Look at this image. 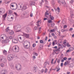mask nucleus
Returning a JSON list of instances; mask_svg holds the SVG:
<instances>
[{"instance_id": "f257e3e1", "label": "nucleus", "mask_w": 74, "mask_h": 74, "mask_svg": "<svg viewBox=\"0 0 74 74\" xmlns=\"http://www.w3.org/2000/svg\"><path fill=\"white\" fill-rule=\"evenodd\" d=\"M30 42L27 41H25L24 43H23V45L24 48L29 49V51H32L33 49L32 47H30Z\"/></svg>"}, {"instance_id": "f03ea898", "label": "nucleus", "mask_w": 74, "mask_h": 74, "mask_svg": "<svg viewBox=\"0 0 74 74\" xmlns=\"http://www.w3.org/2000/svg\"><path fill=\"white\" fill-rule=\"evenodd\" d=\"M14 30L16 32H19L21 30V27L19 25H16L14 26Z\"/></svg>"}, {"instance_id": "7ed1b4c3", "label": "nucleus", "mask_w": 74, "mask_h": 74, "mask_svg": "<svg viewBox=\"0 0 74 74\" xmlns=\"http://www.w3.org/2000/svg\"><path fill=\"white\" fill-rule=\"evenodd\" d=\"M14 52H18L19 51V48L18 46H15L14 47V50H13Z\"/></svg>"}, {"instance_id": "20e7f679", "label": "nucleus", "mask_w": 74, "mask_h": 74, "mask_svg": "<svg viewBox=\"0 0 74 74\" xmlns=\"http://www.w3.org/2000/svg\"><path fill=\"white\" fill-rule=\"evenodd\" d=\"M5 10L4 8H1L0 9V14L3 15L5 13Z\"/></svg>"}, {"instance_id": "39448f33", "label": "nucleus", "mask_w": 74, "mask_h": 74, "mask_svg": "<svg viewBox=\"0 0 74 74\" xmlns=\"http://www.w3.org/2000/svg\"><path fill=\"white\" fill-rule=\"evenodd\" d=\"M9 42H10V40H9V39H6L5 40L3 41L2 42V43H3V44H4V43L7 44V43H8Z\"/></svg>"}, {"instance_id": "423d86ee", "label": "nucleus", "mask_w": 74, "mask_h": 74, "mask_svg": "<svg viewBox=\"0 0 74 74\" xmlns=\"http://www.w3.org/2000/svg\"><path fill=\"white\" fill-rule=\"evenodd\" d=\"M23 36L26 37L27 38H29V36H30V34H27L26 33L24 34Z\"/></svg>"}, {"instance_id": "0eeeda50", "label": "nucleus", "mask_w": 74, "mask_h": 74, "mask_svg": "<svg viewBox=\"0 0 74 74\" xmlns=\"http://www.w3.org/2000/svg\"><path fill=\"white\" fill-rule=\"evenodd\" d=\"M19 66L18 67L16 66V69L17 70L19 71L21 70V69H22L21 65H19Z\"/></svg>"}, {"instance_id": "6e6552de", "label": "nucleus", "mask_w": 74, "mask_h": 74, "mask_svg": "<svg viewBox=\"0 0 74 74\" xmlns=\"http://www.w3.org/2000/svg\"><path fill=\"white\" fill-rule=\"evenodd\" d=\"M13 58V57L11 56L10 55H9L8 57V59L9 61H11L12 60Z\"/></svg>"}, {"instance_id": "1a4fd4ad", "label": "nucleus", "mask_w": 74, "mask_h": 74, "mask_svg": "<svg viewBox=\"0 0 74 74\" xmlns=\"http://www.w3.org/2000/svg\"><path fill=\"white\" fill-rule=\"evenodd\" d=\"M14 34V32L12 30H10L9 32V34L10 35H13Z\"/></svg>"}, {"instance_id": "9d476101", "label": "nucleus", "mask_w": 74, "mask_h": 74, "mask_svg": "<svg viewBox=\"0 0 74 74\" xmlns=\"http://www.w3.org/2000/svg\"><path fill=\"white\" fill-rule=\"evenodd\" d=\"M12 41L13 43H18V40L16 39H13L12 40Z\"/></svg>"}, {"instance_id": "9b49d317", "label": "nucleus", "mask_w": 74, "mask_h": 74, "mask_svg": "<svg viewBox=\"0 0 74 74\" xmlns=\"http://www.w3.org/2000/svg\"><path fill=\"white\" fill-rule=\"evenodd\" d=\"M35 4H36L35 2L33 1H31L30 3V5L31 6L33 5H35Z\"/></svg>"}, {"instance_id": "f8f14e48", "label": "nucleus", "mask_w": 74, "mask_h": 74, "mask_svg": "<svg viewBox=\"0 0 74 74\" xmlns=\"http://www.w3.org/2000/svg\"><path fill=\"white\" fill-rule=\"evenodd\" d=\"M7 14L6 13L2 16L3 18L4 21L5 20V18H6V16H7Z\"/></svg>"}, {"instance_id": "ddd939ff", "label": "nucleus", "mask_w": 74, "mask_h": 74, "mask_svg": "<svg viewBox=\"0 0 74 74\" xmlns=\"http://www.w3.org/2000/svg\"><path fill=\"white\" fill-rule=\"evenodd\" d=\"M50 14L49 15V16L50 19H51V20H53L54 19V17H53V16H51V13H50Z\"/></svg>"}, {"instance_id": "4468645a", "label": "nucleus", "mask_w": 74, "mask_h": 74, "mask_svg": "<svg viewBox=\"0 0 74 74\" xmlns=\"http://www.w3.org/2000/svg\"><path fill=\"white\" fill-rule=\"evenodd\" d=\"M55 11L56 12H58V13H59L60 12V8H59V7H58L57 9Z\"/></svg>"}, {"instance_id": "2eb2a0df", "label": "nucleus", "mask_w": 74, "mask_h": 74, "mask_svg": "<svg viewBox=\"0 0 74 74\" xmlns=\"http://www.w3.org/2000/svg\"><path fill=\"white\" fill-rule=\"evenodd\" d=\"M48 11H47L46 12L45 14V17H48L47 16V15H49V14H50V13H48Z\"/></svg>"}, {"instance_id": "dca6fc26", "label": "nucleus", "mask_w": 74, "mask_h": 74, "mask_svg": "<svg viewBox=\"0 0 74 74\" xmlns=\"http://www.w3.org/2000/svg\"><path fill=\"white\" fill-rule=\"evenodd\" d=\"M8 31H10V29H9V27H8L5 29V32H8Z\"/></svg>"}, {"instance_id": "f3484780", "label": "nucleus", "mask_w": 74, "mask_h": 74, "mask_svg": "<svg viewBox=\"0 0 74 74\" xmlns=\"http://www.w3.org/2000/svg\"><path fill=\"white\" fill-rule=\"evenodd\" d=\"M53 60H54V59H52V60H51V64H55V63H56V60L53 63Z\"/></svg>"}, {"instance_id": "a211bd4d", "label": "nucleus", "mask_w": 74, "mask_h": 74, "mask_svg": "<svg viewBox=\"0 0 74 74\" xmlns=\"http://www.w3.org/2000/svg\"><path fill=\"white\" fill-rule=\"evenodd\" d=\"M27 9V7L26 5H24L23 8V10H26Z\"/></svg>"}, {"instance_id": "6ab92c4d", "label": "nucleus", "mask_w": 74, "mask_h": 74, "mask_svg": "<svg viewBox=\"0 0 74 74\" xmlns=\"http://www.w3.org/2000/svg\"><path fill=\"white\" fill-rule=\"evenodd\" d=\"M61 48V47H59L57 49L55 50L56 51H60V49Z\"/></svg>"}, {"instance_id": "aec40b11", "label": "nucleus", "mask_w": 74, "mask_h": 74, "mask_svg": "<svg viewBox=\"0 0 74 74\" xmlns=\"http://www.w3.org/2000/svg\"><path fill=\"white\" fill-rule=\"evenodd\" d=\"M3 53L4 55H7V52L6 50H4L3 51Z\"/></svg>"}, {"instance_id": "412c9836", "label": "nucleus", "mask_w": 74, "mask_h": 74, "mask_svg": "<svg viewBox=\"0 0 74 74\" xmlns=\"http://www.w3.org/2000/svg\"><path fill=\"white\" fill-rule=\"evenodd\" d=\"M61 3L62 4H66V2H65L64 0H61Z\"/></svg>"}, {"instance_id": "4be33fe9", "label": "nucleus", "mask_w": 74, "mask_h": 74, "mask_svg": "<svg viewBox=\"0 0 74 74\" xmlns=\"http://www.w3.org/2000/svg\"><path fill=\"white\" fill-rule=\"evenodd\" d=\"M69 49L70 50V51H73V50L74 49V48L73 47H71V48H69Z\"/></svg>"}, {"instance_id": "5701e85b", "label": "nucleus", "mask_w": 74, "mask_h": 74, "mask_svg": "<svg viewBox=\"0 0 74 74\" xmlns=\"http://www.w3.org/2000/svg\"><path fill=\"white\" fill-rule=\"evenodd\" d=\"M73 3H74V0H71L70 2V3L71 4H73Z\"/></svg>"}, {"instance_id": "b1692460", "label": "nucleus", "mask_w": 74, "mask_h": 74, "mask_svg": "<svg viewBox=\"0 0 74 74\" xmlns=\"http://www.w3.org/2000/svg\"><path fill=\"white\" fill-rule=\"evenodd\" d=\"M1 74H5V71L3 70L1 71Z\"/></svg>"}, {"instance_id": "393cba45", "label": "nucleus", "mask_w": 74, "mask_h": 74, "mask_svg": "<svg viewBox=\"0 0 74 74\" xmlns=\"http://www.w3.org/2000/svg\"><path fill=\"white\" fill-rule=\"evenodd\" d=\"M52 22V21L51 20H49L47 21V23H51Z\"/></svg>"}, {"instance_id": "a878e982", "label": "nucleus", "mask_w": 74, "mask_h": 74, "mask_svg": "<svg viewBox=\"0 0 74 74\" xmlns=\"http://www.w3.org/2000/svg\"><path fill=\"white\" fill-rule=\"evenodd\" d=\"M47 64H48V65H49V63H48V62H45L44 63V64L45 66H46V65H47Z\"/></svg>"}, {"instance_id": "bb28decb", "label": "nucleus", "mask_w": 74, "mask_h": 74, "mask_svg": "<svg viewBox=\"0 0 74 74\" xmlns=\"http://www.w3.org/2000/svg\"><path fill=\"white\" fill-rule=\"evenodd\" d=\"M41 27H39V28L38 33H41Z\"/></svg>"}, {"instance_id": "cd10ccee", "label": "nucleus", "mask_w": 74, "mask_h": 74, "mask_svg": "<svg viewBox=\"0 0 74 74\" xmlns=\"http://www.w3.org/2000/svg\"><path fill=\"white\" fill-rule=\"evenodd\" d=\"M41 49H42V47L40 46L38 48V51H40V50H41Z\"/></svg>"}, {"instance_id": "c85d7f7f", "label": "nucleus", "mask_w": 74, "mask_h": 74, "mask_svg": "<svg viewBox=\"0 0 74 74\" xmlns=\"http://www.w3.org/2000/svg\"><path fill=\"white\" fill-rule=\"evenodd\" d=\"M51 27H53L55 25V23H51Z\"/></svg>"}, {"instance_id": "c756f323", "label": "nucleus", "mask_w": 74, "mask_h": 74, "mask_svg": "<svg viewBox=\"0 0 74 74\" xmlns=\"http://www.w3.org/2000/svg\"><path fill=\"white\" fill-rule=\"evenodd\" d=\"M71 17L72 18H74V14H71Z\"/></svg>"}, {"instance_id": "7c9ffc66", "label": "nucleus", "mask_w": 74, "mask_h": 74, "mask_svg": "<svg viewBox=\"0 0 74 74\" xmlns=\"http://www.w3.org/2000/svg\"><path fill=\"white\" fill-rule=\"evenodd\" d=\"M8 13L9 14H11L12 13V11L11 10H9L8 11Z\"/></svg>"}, {"instance_id": "2f4dec72", "label": "nucleus", "mask_w": 74, "mask_h": 74, "mask_svg": "<svg viewBox=\"0 0 74 74\" xmlns=\"http://www.w3.org/2000/svg\"><path fill=\"white\" fill-rule=\"evenodd\" d=\"M10 67L11 69H13L14 68V65L13 64H11L10 65Z\"/></svg>"}, {"instance_id": "473e14b6", "label": "nucleus", "mask_w": 74, "mask_h": 74, "mask_svg": "<svg viewBox=\"0 0 74 74\" xmlns=\"http://www.w3.org/2000/svg\"><path fill=\"white\" fill-rule=\"evenodd\" d=\"M40 43H41V44H42V43H44V41H43V40H40Z\"/></svg>"}, {"instance_id": "72a5a7b5", "label": "nucleus", "mask_w": 74, "mask_h": 74, "mask_svg": "<svg viewBox=\"0 0 74 74\" xmlns=\"http://www.w3.org/2000/svg\"><path fill=\"white\" fill-rule=\"evenodd\" d=\"M66 45L68 47H70L71 45L70 44H69V43H68L66 44Z\"/></svg>"}, {"instance_id": "f704fd0d", "label": "nucleus", "mask_w": 74, "mask_h": 74, "mask_svg": "<svg viewBox=\"0 0 74 74\" xmlns=\"http://www.w3.org/2000/svg\"><path fill=\"white\" fill-rule=\"evenodd\" d=\"M51 4H55L54 1H53V0H52L51 1Z\"/></svg>"}, {"instance_id": "c9c22d12", "label": "nucleus", "mask_w": 74, "mask_h": 74, "mask_svg": "<svg viewBox=\"0 0 74 74\" xmlns=\"http://www.w3.org/2000/svg\"><path fill=\"white\" fill-rule=\"evenodd\" d=\"M55 32V30L54 29L51 30L50 31V32Z\"/></svg>"}, {"instance_id": "e433bc0d", "label": "nucleus", "mask_w": 74, "mask_h": 74, "mask_svg": "<svg viewBox=\"0 0 74 74\" xmlns=\"http://www.w3.org/2000/svg\"><path fill=\"white\" fill-rule=\"evenodd\" d=\"M33 47L34 48V47H35L36 46V45L35 43H34L32 45Z\"/></svg>"}, {"instance_id": "4c0bfd02", "label": "nucleus", "mask_w": 74, "mask_h": 74, "mask_svg": "<svg viewBox=\"0 0 74 74\" xmlns=\"http://www.w3.org/2000/svg\"><path fill=\"white\" fill-rule=\"evenodd\" d=\"M9 38L11 40V39H12V36H10L9 37Z\"/></svg>"}, {"instance_id": "58836bf2", "label": "nucleus", "mask_w": 74, "mask_h": 74, "mask_svg": "<svg viewBox=\"0 0 74 74\" xmlns=\"http://www.w3.org/2000/svg\"><path fill=\"white\" fill-rule=\"evenodd\" d=\"M47 71H48V69H47V68H46L45 69V73H46L47 72Z\"/></svg>"}, {"instance_id": "ea45409f", "label": "nucleus", "mask_w": 74, "mask_h": 74, "mask_svg": "<svg viewBox=\"0 0 74 74\" xmlns=\"http://www.w3.org/2000/svg\"><path fill=\"white\" fill-rule=\"evenodd\" d=\"M44 69H42L41 71H40V72L42 73H43V72H44Z\"/></svg>"}, {"instance_id": "a19ab883", "label": "nucleus", "mask_w": 74, "mask_h": 74, "mask_svg": "<svg viewBox=\"0 0 74 74\" xmlns=\"http://www.w3.org/2000/svg\"><path fill=\"white\" fill-rule=\"evenodd\" d=\"M71 52V51L70 50H69V49L68 50L66 51V53H68V52Z\"/></svg>"}, {"instance_id": "79ce46f5", "label": "nucleus", "mask_w": 74, "mask_h": 74, "mask_svg": "<svg viewBox=\"0 0 74 74\" xmlns=\"http://www.w3.org/2000/svg\"><path fill=\"white\" fill-rule=\"evenodd\" d=\"M30 17H33V13H31L30 14Z\"/></svg>"}, {"instance_id": "37998d69", "label": "nucleus", "mask_w": 74, "mask_h": 74, "mask_svg": "<svg viewBox=\"0 0 74 74\" xmlns=\"http://www.w3.org/2000/svg\"><path fill=\"white\" fill-rule=\"evenodd\" d=\"M66 40H65L64 41H65V42H63V44H64V45H66V44H66Z\"/></svg>"}, {"instance_id": "c03bdc74", "label": "nucleus", "mask_w": 74, "mask_h": 74, "mask_svg": "<svg viewBox=\"0 0 74 74\" xmlns=\"http://www.w3.org/2000/svg\"><path fill=\"white\" fill-rule=\"evenodd\" d=\"M45 1L46 4H48V2L46 0H45Z\"/></svg>"}, {"instance_id": "a18cd8bd", "label": "nucleus", "mask_w": 74, "mask_h": 74, "mask_svg": "<svg viewBox=\"0 0 74 74\" xmlns=\"http://www.w3.org/2000/svg\"><path fill=\"white\" fill-rule=\"evenodd\" d=\"M58 47H62V45L59 43L58 44Z\"/></svg>"}, {"instance_id": "49530a36", "label": "nucleus", "mask_w": 74, "mask_h": 74, "mask_svg": "<svg viewBox=\"0 0 74 74\" xmlns=\"http://www.w3.org/2000/svg\"><path fill=\"white\" fill-rule=\"evenodd\" d=\"M67 27V25H65L64 26V29H65Z\"/></svg>"}, {"instance_id": "de8ad7c7", "label": "nucleus", "mask_w": 74, "mask_h": 74, "mask_svg": "<svg viewBox=\"0 0 74 74\" xmlns=\"http://www.w3.org/2000/svg\"><path fill=\"white\" fill-rule=\"evenodd\" d=\"M1 67H4V64H1Z\"/></svg>"}, {"instance_id": "09e8293b", "label": "nucleus", "mask_w": 74, "mask_h": 74, "mask_svg": "<svg viewBox=\"0 0 74 74\" xmlns=\"http://www.w3.org/2000/svg\"><path fill=\"white\" fill-rule=\"evenodd\" d=\"M66 74H71V73L70 72L68 71L67 72Z\"/></svg>"}, {"instance_id": "8fccbe9b", "label": "nucleus", "mask_w": 74, "mask_h": 74, "mask_svg": "<svg viewBox=\"0 0 74 74\" xmlns=\"http://www.w3.org/2000/svg\"><path fill=\"white\" fill-rule=\"evenodd\" d=\"M63 63H61V67H63Z\"/></svg>"}, {"instance_id": "3c124183", "label": "nucleus", "mask_w": 74, "mask_h": 74, "mask_svg": "<svg viewBox=\"0 0 74 74\" xmlns=\"http://www.w3.org/2000/svg\"><path fill=\"white\" fill-rule=\"evenodd\" d=\"M60 59H59L58 61H57V63H58L59 64V63H60Z\"/></svg>"}, {"instance_id": "603ef678", "label": "nucleus", "mask_w": 74, "mask_h": 74, "mask_svg": "<svg viewBox=\"0 0 74 74\" xmlns=\"http://www.w3.org/2000/svg\"><path fill=\"white\" fill-rule=\"evenodd\" d=\"M64 60H67V58H66V57L64 58Z\"/></svg>"}, {"instance_id": "864d4df0", "label": "nucleus", "mask_w": 74, "mask_h": 74, "mask_svg": "<svg viewBox=\"0 0 74 74\" xmlns=\"http://www.w3.org/2000/svg\"><path fill=\"white\" fill-rule=\"evenodd\" d=\"M67 64V62H65L64 64V66H66V65Z\"/></svg>"}, {"instance_id": "5fc2aeb1", "label": "nucleus", "mask_w": 74, "mask_h": 74, "mask_svg": "<svg viewBox=\"0 0 74 74\" xmlns=\"http://www.w3.org/2000/svg\"><path fill=\"white\" fill-rule=\"evenodd\" d=\"M52 44H53V46H54V45H55V42H53Z\"/></svg>"}, {"instance_id": "6e6d98bb", "label": "nucleus", "mask_w": 74, "mask_h": 74, "mask_svg": "<svg viewBox=\"0 0 74 74\" xmlns=\"http://www.w3.org/2000/svg\"><path fill=\"white\" fill-rule=\"evenodd\" d=\"M73 29L71 28L70 29H69V31H72V30H73Z\"/></svg>"}, {"instance_id": "4d7b16f0", "label": "nucleus", "mask_w": 74, "mask_h": 74, "mask_svg": "<svg viewBox=\"0 0 74 74\" xmlns=\"http://www.w3.org/2000/svg\"><path fill=\"white\" fill-rule=\"evenodd\" d=\"M47 39H48V37L47 36H46L45 38V41H47Z\"/></svg>"}, {"instance_id": "13d9d810", "label": "nucleus", "mask_w": 74, "mask_h": 74, "mask_svg": "<svg viewBox=\"0 0 74 74\" xmlns=\"http://www.w3.org/2000/svg\"><path fill=\"white\" fill-rule=\"evenodd\" d=\"M37 39H39L40 38V36H37Z\"/></svg>"}, {"instance_id": "bf43d9fd", "label": "nucleus", "mask_w": 74, "mask_h": 74, "mask_svg": "<svg viewBox=\"0 0 74 74\" xmlns=\"http://www.w3.org/2000/svg\"><path fill=\"white\" fill-rule=\"evenodd\" d=\"M34 54L36 56H38V54L37 53H34Z\"/></svg>"}, {"instance_id": "052dcab7", "label": "nucleus", "mask_w": 74, "mask_h": 74, "mask_svg": "<svg viewBox=\"0 0 74 74\" xmlns=\"http://www.w3.org/2000/svg\"><path fill=\"white\" fill-rule=\"evenodd\" d=\"M34 70L36 71V69H37V68L36 67H34Z\"/></svg>"}, {"instance_id": "680f3d73", "label": "nucleus", "mask_w": 74, "mask_h": 74, "mask_svg": "<svg viewBox=\"0 0 74 74\" xmlns=\"http://www.w3.org/2000/svg\"><path fill=\"white\" fill-rule=\"evenodd\" d=\"M71 58H70L68 59V60H71Z\"/></svg>"}, {"instance_id": "e2e57ef3", "label": "nucleus", "mask_w": 74, "mask_h": 74, "mask_svg": "<svg viewBox=\"0 0 74 74\" xmlns=\"http://www.w3.org/2000/svg\"><path fill=\"white\" fill-rule=\"evenodd\" d=\"M60 70V68H59L58 69H57V71L58 72Z\"/></svg>"}, {"instance_id": "0e129e2a", "label": "nucleus", "mask_w": 74, "mask_h": 74, "mask_svg": "<svg viewBox=\"0 0 74 74\" xmlns=\"http://www.w3.org/2000/svg\"><path fill=\"white\" fill-rule=\"evenodd\" d=\"M54 48H55V49H57V48H58V47L57 46H55L54 47H53Z\"/></svg>"}, {"instance_id": "69168bd1", "label": "nucleus", "mask_w": 74, "mask_h": 74, "mask_svg": "<svg viewBox=\"0 0 74 74\" xmlns=\"http://www.w3.org/2000/svg\"><path fill=\"white\" fill-rule=\"evenodd\" d=\"M33 58L34 59H36V56H33Z\"/></svg>"}, {"instance_id": "338daca9", "label": "nucleus", "mask_w": 74, "mask_h": 74, "mask_svg": "<svg viewBox=\"0 0 74 74\" xmlns=\"http://www.w3.org/2000/svg\"><path fill=\"white\" fill-rule=\"evenodd\" d=\"M57 37L56 36H54V38H57Z\"/></svg>"}, {"instance_id": "774afa93", "label": "nucleus", "mask_w": 74, "mask_h": 74, "mask_svg": "<svg viewBox=\"0 0 74 74\" xmlns=\"http://www.w3.org/2000/svg\"><path fill=\"white\" fill-rule=\"evenodd\" d=\"M64 29H62V30H61V32H64Z\"/></svg>"}]
</instances>
